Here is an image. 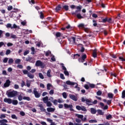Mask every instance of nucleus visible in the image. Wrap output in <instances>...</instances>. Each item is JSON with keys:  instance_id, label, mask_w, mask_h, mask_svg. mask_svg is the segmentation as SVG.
Instances as JSON below:
<instances>
[{"instance_id": "f257e3e1", "label": "nucleus", "mask_w": 125, "mask_h": 125, "mask_svg": "<svg viewBox=\"0 0 125 125\" xmlns=\"http://www.w3.org/2000/svg\"><path fill=\"white\" fill-rule=\"evenodd\" d=\"M6 94L9 98H13V97H16L18 95V92L15 90H8L6 91Z\"/></svg>"}, {"instance_id": "f03ea898", "label": "nucleus", "mask_w": 125, "mask_h": 125, "mask_svg": "<svg viewBox=\"0 0 125 125\" xmlns=\"http://www.w3.org/2000/svg\"><path fill=\"white\" fill-rule=\"evenodd\" d=\"M22 73L24 75H27V77H28L29 79H34V78H35V75L30 73L27 70H23Z\"/></svg>"}, {"instance_id": "7ed1b4c3", "label": "nucleus", "mask_w": 125, "mask_h": 125, "mask_svg": "<svg viewBox=\"0 0 125 125\" xmlns=\"http://www.w3.org/2000/svg\"><path fill=\"white\" fill-rule=\"evenodd\" d=\"M76 108L77 110L78 111H83V112H87V110L86 109V108H85V106H80V105H77L76 106Z\"/></svg>"}, {"instance_id": "20e7f679", "label": "nucleus", "mask_w": 125, "mask_h": 125, "mask_svg": "<svg viewBox=\"0 0 125 125\" xmlns=\"http://www.w3.org/2000/svg\"><path fill=\"white\" fill-rule=\"evenodd\" d=\"M35 65L36 67H41V68H44V63L42 61L38 60L36 62Z\"/></svg>"}, {"instance_id": "39448f33", "label": "nucleus", "mask_w": 125, "mask_h": 125, "mask_svg": "<svg viewBox=\"0 0 125 125\" xmlns=\"http://www.w3.org/2000/svg\"><path fill=\"white\" fill-rule=\"evenodd\" d=\"M33 94H34L36 98H40L41 97V93L38 92L37 88H34Z\"/></svg>"}, {"instance_id": "423d86ee", "label": "nucleus", "mask_w": 125, "mask_h": 125, "mask_svg": "<svg viewBox=\"0 0 125 125\" xmlns=\"http://www.w3.org/2000/svg\"><path fill=\"white\" fill-rule=\"evenodd\" d=\"M83 8V6L80 5L79 6H77L76 7V10L75 12L72 13L73 15H76L78 12H80V11L82 10V9Z\"/></svg>"}, {"instance_id": "0eeeda50", "label": "nucleus", "mask_w": 125, "mask_h": 125, "mask_svg": "<svg viewBox=\"0 0 125 125\" xmlns=\"http://www.w3.org/2000/svg\"><path fill=\"white\" fill-rule=\"evenodd\" d=\"M66 83L68 85H75V84H77L75 86V88H77L79 87L78 86V83H76L75 82H72L70 81H67L66 82Z\"/></svg>"}, {"instance_id": "6e6552de", "label": "nucleus", "mask_w": 125, "mask_h": 125, "mask_svg": "<svg viewBox=\"0 0 125 125\" xmlns=\"http://www.w3.org/2000/svg\"><path fill=\"white\" fill-rule=\"evenodd\" d=\"M3 101L5 103H8V104H11L12 103V99L10 98H4Z\"/></svg>"}, {"instance_id": "1a4fd4ad", "label": "nucleus", "mask_w": 125, "mask_h": 125, "mask_svg": "<svg viewBox=\"0 0 125 125\" xmlns=\"http://www.w3.org/2000/svg\"><path fill=\"white\" fill-rule=\"evenodd\" d=\"M85 103L88 106L92 105V100L89 99H86Z\"/></svg>"}, {"instance_id": "9d476101", "label": "nucleus", "mask_w": 125, "mask_h": 125, "mask_svg": "<svg viewBox=\"0 0 125 125\" xmlns=\"http://www.w3.org/2000/svg\"><path fill=\"white\" fill-rule=\"evenodd\" d=\"M11 82H10V80L9 79H8L6 81V82L4 83L3 86L4 87H8L9 85H10V83Z\"/></svg>"}, {"instance_id": "9b49d317", "label": "nucleus", "mask_w": 125, "mask_h": 125, "mask_svg": "<svg viewBox=\"0 0 125 125\" xmlns=\"http://www.w3.org/2000/svg\"><path fill=\"white\" fill-rule=\"evenodd\" d=\"M69 98L72 99V100H73V101H78V98L74 95L70 94Z\"/></svg>"}, {"instance_id": "f8f14e48", "label": "nucleus", "mask_w": 125, "mask_h": 125, "mask_svg": "<svg viewBox=\"0 0 125 125\" xmlns=\"http://www.w3.org/2000/svg\"><path fill=\"white\" fill-rule=\"evenodd\" d=\"M64 107L65 109H68L69 108H73V105L68 104H64Z\"/></svg>"}, {"instance_id": "ddd939ff", "label": "nucleus", "mask_w": 125, "mask_h": 125, "mask_svg": "<svg viewBox=\"0 0 125 125\" xmlns=\"http://www.w3.org/2000/svg\"><path fill=\"white\" fill-rule=\"evenodd\" d=\"M93 57H94V58H96V57H97V50L96 49H95L93 50Z\"/></svg>"}, {"instance_id": "4468645a", "label": "nucleus", "mask_w": 125, "mask_h": 125, "mask_svg": "<svg viewBox=\"0 0 125 125\" xmlns=\"http://www.w3.org/2000/svg\"><path fill=\"white\" fill-rule=\"evenodd\" d=\"M61 5L59 4L55 8L56 12H58L60 10H61Z\"/></svg>"}, {"instance_id": "2eb2a0df", "label": "nucleus", "mask_w": 125, "mask_h": 125, "mask_svg": "<svg viewBox=\"0 0 125 125\" xmlns=\"http://www.w3.org/2000/svg\"><path fill=\"white\" fill-rule=\"evenodd\" d=\"M39 107H40V110L42 112H45V111H46V110L44 108L42 104H39Z\"/></svg>"}, {"instance_id": "dca6fc26", "label": "nucleus", "mask_w": 125, "mask_h": 125, "mask_svg": "<svg viewBox=\"0 0 125 125\" xmlns=\"http://www.w3.org/2000/svg\"><path fill=\"white\" fill-rule=\"evenodd\" d=\"M90 111H91V114H96V112H97V110H96V109H95L94 108H91Z\"/></svg>"}, {"instance_id": "f3484780", "label": "nucleus", "mask_w": 125, "mask_h": 125, "mask_svg": "<svg viewBox=\"0 0 125 125\" xmlns=\"http://www.w3.org/2000/svg\"><path fill=\"white\" fill-rule=\"evenodd\" d=\"M47 111L48 112H54L55 111V108L52 107H48L47 108Z\"/></svg>"}, {"instance_id": "a211bd4d", "label": "nucleus", "mask_w": 125, "mask_h": 125, "mask_svg": "<svg viewBox=\"0 0 125 125\" xmlns=\"http://www.w3.org/2000/svg\"><path fill=\"white\" fill-rule=\"evenodd\" d=\"M12 104L13 105H17L18 104V101L17 100H12Z\"/></svg>"}, {"instance_id": "6ab92c4d", "label": "nucleus", "mask_w": 125, "mask_h": 125, "mask_svg": "<svg viewBox=\"0 0 125 125\" xmlns=\"http://www.w3.org/2000/svg\"><path fill=\"white\" fill-rule=\"evenodd\" d=\"M97 112H98V114H99V115H101V116H103V115H104V112L101 109H98Z\"/></svg>"}, {"instance_id": "aec40b11", "label": "nucleus", "mask_w": 125, "mask_h": 125, "mask_svg": "<svg viewBox=\"0 0 125 125\" xmlns=\"http://www.w3.org/2000/svg\"><path fill=\"white\" fill-rule=\"evenodd\" d=\"M76 116L78 117L79 119H81L82 121H83V115L81 114H76Z\"/></svg>"}, {"instance_id": "412c9836", "label": "nucleus", "mask_w": 125, "mask_h": 125, "mask_svg": "<svg viewBox=\"0 0 125 125\" xmlns=\"http://www.w3.org/2000/svg\"><path fill=\"white\" fill-rule=\"evenodd\" d=\"M43 101L44 103H47L48 102V97L47 96H46L43 98Z\"/></svg>"}, {"instance_id": "4be33fe9", "label": "nucleus", "mask_w": 125, "mask_h": 125, "mask_svg": "<svg viewBox=\"0 0 125 125\" xmlns=\"http://www.w3.org/2000/svg\"><path fill=\"white\" fill-rule=\"evenodd\" d=\"M76 16L78 19H83V17L80 13L78 14Z\"/></svg>"}, {"instance_id": "5701e85b", "label": "nucleus", "mask_w": 125, "mask_h": 125, "mask_svg": "<svg viewBox=\"0 0 125 125\" xmlns=\"http://www.w3.org/2000/svg\"><path fill=\"white\" fill-rule=\"evenodd\" d=\"M55 36L56 38H60V37L62 36V34H61V33L59 32H56Z\"/></svg>"}, {"instance_id": "b1692460", "label": "nucleus", "mask_w": 125, "mask_h": 125, "mask_svg": "<svg viewBox=\"0 0 125 125\" xmlns=\"http://www.w3.org/2000/svg\"><path fill=\"white\" fill-rule=\"evenodd\" d=\"M18 100L19 101H22L23 100V96L21 95H19L18 97Z\"/></svg>"}, {"instance_id": "393cba45", "label": "nucleus", "mask_w": 125, "mask_h": 125, "mask_svg": "<svg viewBox=\"0 0 125 125\" xmlns=\"http://www.w3.org/2000/svg\"><path fill=\"white\" fill-rule=\"evenodd\" d=\"M39 77L40 78V79H42V80H43L44 79V77L43 76V75H42V73H39Z\"/></svg>"}, {"instance_id": "a878e982", "label": "nucleus", "mask_w": 125, "mask_h": 125, "mask_svg": "<svg viewBox=\"0 0 125 125\" xmlns=\"http://www.w3.org/2000/svg\"><path fill=\"white\" fill-rule=\"evenodd\" d=\"M108 97L109 98H110V99H112L113 97H114V94H113L112 93H109L108 94Z\"/></svg>"}, {"instance_id": "bb28decb", "label": "nucleus", "mask_w": 125, "mask_h": 125, "mask_svg": "<svg viewBox=\"0 0 125 125\" xmlns=\"http://www.w3.org/2000/svg\"><path fill=\"white\" fill-rule=\"evenodd\" d=\"M61 65L62 66V70H63L64 71H67V68L65 67V66H64V63H61Z\"/></svg>"}, {"instance_id": "cd10ccee", "label": "nucleus", "mask_w": 125, "mask_h": 125, "mask_svg": "<svg viewBox=\"0 0 125 125\" xmlns=\"http://www.w3.org/2000/svg\"><path fill=\"white\" fill-rule=\"evenodd\" d=\"M40 18L41 19H43V18H44V15H43V13H42V12H40Z\"/></svg>"}, {"instance_id": "c85d7f7f", "label": "nucleus", "mask_w": 125, "mask_h": 125, "mask_svg": "<svg viewBox=\"0 0 125 125\" xmlns=\"http://www.w3.org/2000/svg\"><path fill=\"white\" fill-rule=\"evenodd\" d=\"M23 100H27V101H30L31 100V98L29 97H23Z\"/></svg>"}, {"instance_id": "c756f323", "label": "nucleus", "mask_w": 125, "mask_h": 125, "mask_svg": "<svg viewBox=\"0 0 125 125\" xmlns=\"http://www.w3.org/2000/svg\"><path fill=\"white\" fill-rule=\"evenodd\" d=\"M80 56H81L80 54H74L73 59H77V58H78V57H80Z\"/></svg>"}, {"instance_id": "7c9ffc66", "label": "nucleus", "mask_w": 125, "mask_h": 125, "mask_svg": "<svg viewBox=\"0 0 125 125\" xmlns=\"http://www.w3.org/2000/svg\"><path fill=\"white\" fill-rule=\"evenodd\" d=\"M112 118L113 117H112V115L111 114H109L108 115L106 116V120H111V119H112Z\"/></svg>"}, {"instance_id": "2f4dec72", "label": "nucleus", "mask_w": 125, "mask_h": 125, "mask_svg": "<svg viewBox=\"0 0 125 125\" xmlns=\"http://www.w3.org/2000/svg\"><path fill=\"white\" fill-rule=\"evenodd\" d=\"M46 106L47 107H51V106H52V104H51V103L49 101H48L47 103H46Z\"/></svg>"}, {"instance_id": "473e14b6", "label": "nucleus", "mask_w": 125, "mask_h": 125, "mask_svg": "<svg viewBox=\"0 0 125 125\" xmlns=\"http://www.w3.org/2000/svg\"><path fill=\"white\" fill-rule=\"evenodd\" d=\"M26 86L27 87H30L31 86V82H29V80H26Z\"/></svg>"}, {"instance_id": "72a5a7b5", "label": "nucleus", "mask_w": 125, "mask_h": 125, "mask_svg": "<svg viewBox=\"0 0 125 125\" xmlns=\"http://www.w3.org/2000/svg\"><path fill=\"white\" fill-rule=\"evenodd\" d=\"M63 8H64L66 11H68L69 10V6L64 5L63 6Z\"/></svg>"}, {"instance_id": "f704fd0d", "label": "nucleus", "mask_w": 125, "mask_h": 125, "mask_svg": "<svg viewBox=\"0 0 125 125\" xmlns=\"http://www.w3.org/2000/svg\"><path fill=\"white\" fill-rule=\"evenodd\" d=\"M78 28H84V24L83 23H80L78 25Z\"/></svg>"}, {"instance_id": "c9c22d12", "label": "nucleus", "mask_w": 125, "mask_h": 125, "mask_svg": "<svg viewBox=\"0 0 125 125\" xmlns=\"http://www.w3.org/2000/svg\"><path fill=\"white\" fill-rule=\"evenodd\" d=\"M50 73H51V70H48L47 72V77H49V78H50V77H51V75H50Z\"/></svg>"}, {"instance_id": "e433bc0d", "label": "nucleus", "mask_w": 125, "mask_h": 125, "mask_svg": "<svg viewBox=\"0 0 125 125\" xmlns=\"http://www.w3.org/2000/svg\"><path fill=\"white\" fill-rule=\"evenodd\" d=\"M31 54H32V55H34V54H35V47H32L31 48Z\"/></svg>"}, {"instance_id": "4c0bfd02", "label": "nucleus", "mask_w": 125, "mask_h": 125, "mask_svg": "<svg viewBox=\"0 0 125 125\" xmlns=\"http://www.w3.org/2000/svg\"><path fill=\"white\" fill-rule=\"evenodd\" d=\"M122 98H125V90H124L122 93Z\"/></svg>"}, {"instance_id": "58836bf2", "label": "nucleus", "mask_w": 125, "mask_h": 125, "mask_svg": "<svg viewBox=\"0 0 125 125\" xmlns=\"http://www.w3.org/2000/svg\"><path fill=\"white\" fill-rule=\"evenodd\" d=\"M15 62L16 64H20V62H21V60H20V59H17Z\"/></svg>"}, {"instance_id": "ea45409f", "label": "nucleus", "mask_w": 125, "mask_h": 125, "mask_svg": "<svg viewBox=\"0 0 125 125\" xmlns=\"http://www.w3.org/2000/svg\"><path fill=\"white\" fill-rule=\"evenodd\" d=\"M6 28H12V25L11 24V23H7L6 24Z\"/></svg>"}, {"instance_id": "a19ab883", "label": "nucleus", "mask_w": 125, "mask_h": 125, "mask_svg": "<svg viewBox=\"0 0 125 125\" xmlns=\"http://www.w3.org/2000/svg\"><path fill=\"white\" fill-rule=\"evenodd\" d=\"M89 86L91 88H94V87H95V84H92V83H90V84H89Z\"/></svg>"}, {"instance_id": "79ce46f5", "label": "nucleus", "mask_w": 125, "mask_h": 125, "mask_svg": "<svg viewBox=\"0 0 125 125\" xmlns=\"http://www.w3.org/2000/svg\"><path fill=\"white\" fill-rule=\"evenodd\" d=\"M90 124H93L94 123H97V121L95 120H90L89 121Z\"/></svg>"}, {"instance_id": "37998d69", "label": "nucleus", "mask_w": 125, "mask_h": 125, "mask_svg": "<svg viewBox=\"0 0 125 125\" xmlns=\"http://www.w3.org/2000/svg\"><path fill=\"white\" fill-rule=\"evenodd\" d=\"M86 58H87L86 54H84L82 56V60H85V59H86Z\"/></svg>"}, {"instance_id": "c03bdc74", "label": "nucleus", "mask_w": 125, "mask_h": 125, "mask_svg": "<svg viewBox=\"0 0 125 125\" xmlns=\"http://www.w3.org/2000/svg\"><path fill=\"white\" fill-rule=\"evenodd\" d=\"M14 62V60H13V59H10L8 61L9 64H12Z\"/></svg>"}, {"instance_id": "a18cd8bd", "label": "nucleus", "mask_w": 125, "mask_h": 125, "mask_svg": "<svg viewBox=\"0 0 125 125\" xmlns=\"http://www.w3.org/2000/svg\"><path fill=\"white\" fill-rule=\"evenodd\" d=\"M51 86V84L50 83H48L47 84V90H50V87Z\"/></svg>"}, {"instance_id": "49530a36", "label": "nucleus", "mask_w": 125, "mask_h": 125, "mask_svg": "<svg viewBox=\"0 0 125 125\" xmlns=\"http://www.w3.org/2000/svg\"><path fill=\"white\" fill-rule=\"evenodd\" d=\"M66 29H70V30H73V27L71 26L70 24H68L65 27Z\"/></svg>"}, {"instance_id": "de8ad7c7", "label": "nucleus", "mask_w": 125, "mask_h": 125, "mask_svg": "<svg viewBox=\"0 0 125 125\" xmlns=\"http://www.w3.org/2000/svg\"><path fill=\"white\" fill-rule=\"evenodd\" d=\"M11 53V51H10V49H7L6 51V55H9V54H10Z\"/></svg>"}, {"instance_id": "09e8293b", "label": "nucleus", "mask_w": 125, "mask_h": 125, "mask_svg": "<svg viewBox=\"0 0 125 125\" xmlns=\"http://www.w3.org/2000/svg\"><path fill=\"white\" fill-rule=\"evenodd\" d=\"M12 119H14L15 120H17L18 118L16 117V115L15 114H12L11 115Z\"/></svg>"}, {"instance_id": "8fccbe9b", "label": "nucleus", "mask_w": 125, "mask_h": 125, "mask_svg": "<svg viewBox=\"0 0 125 125\" xmlns=\"http://www.w3.org/2000/svg\"><path fill=\"white\" fill-rule=\"evenodd\" d=\"M107 22L108 23H112V18H107Z\"/></svg>"}, {"instance_id": "3c124183", "label": "nucleus", "mask_w": 125, "mask_h": 125, "mask_svg": "<svg viewBox=\"0 0 125 125\" xmlns=\"http://www.w3.org/2000/svg\"><path fill=\"white\" fill-rule=\"evenodd\" d=\"M93 25L94 26V27H96V26H97V22H96V21L95 20H93Z\"/></svg>"}, {"instance_id": "603ef678", "label": "nucleus", "mask_w": 125, "mask_h": 125, "mask_svg": "<svg viewBox=\"0 0 125 125\" xmlns=\"http://www.w3.org/2000/svg\"><path fill=\"white\" fill-rule=\"evenodd\" d=\"M119 59H120V60H121V61H122V62L125 61V59H124V57L123 56L119 57Z\"/></svg>"}, {"instance_id": "864d4df0", "label": "nucleus", "mask_w": 125, "mask_h": 125, "mask_svg": "<svg viewBox=\"0 0 125 125\" xmlns=\"http://www.w3.org/2000/svg\"><path fill=\"white\" fill-rule=\"evenodd\" d=\"M52 102L53 103V104H54L55 105H57V102H58V101H57V100H53V101H52Z\"/></svg>"}, {"instance_id": "5fc2aeb1", "label": "nucleus", "mask_w": 125, "mask_h": 125, "mask_svg": "<svg viewBox=\"0 0 125 125\" xmlns=\"http://www.w3.org/2000/svg\"><path fill=\"white\" fill-rule=\"evenodd\" d=\"M62 96L63 98L66 99V98H67V93H66V92L62 93Z\"/></svg>"}, {"instance_id": "6e6d98bb", "label": "nucleus", "mask_w": 125, "mask_h": 125, "mask_svg": "<svg viewBox=\"0 0 125 125\" xmlns=\"http://www.w3.org/2000/svg\"><path fill=\"white\" fill-rule=\"evenodd\" d=\"M60 78L62 80H65V77H64V74L61 73L60 74Z\"/></svg>"}, {"instance_id": "4d7b16f0", "label": "nucleus", "mask_w": 125, "mask_h": 125, "mask_svg": "<svg viewBox=\"0 0 125 125\" xmlns=\"http://www.w3.org/2000/svg\"><path fill=\"white\" fill-rule=\"evenodd\" d=\"M13 9V7H12V6H9L7 7V10H8V11H10V10H12Z\"/></svg>"}, {"instance_id": "13d9d810", "label": "nucleus", "mask_w": 125, "mask_h": 125, "mask_svg": "<svg viewBox=\"0 0 125 125\" xmlns=\"http://www.w3.org/2000/svg\"><path fill=\"white\" fill-rule=\"evenodd\" d=\"M30 51L29 50H26L23 53V55L26 56L27 54H29Z\"/></svg>"}, {"instance_id": "bf43d9fd", "label": "nucleus", "mask_w": 125, "mask_h": 125, "mask_svg": "<svg viewBox=\"0 0 125 125\" xmlns=\"http://www.w3.org/2000/svg\"><path fill=\"white\" fill-rule=\"evenodd\" d=\"M49 94H50V95H53V94H54V90L51 89L49 91Z\"/></svg>"}, {"instance_id": "052dcab7", "label": "nucleus", "mask_w": 125, "mask_h": 125, "mask_svg": "<svg viewBox=\"0 0 125 125\" xmlns=\"http://www.w3.org/2000/svg\"><path fill=\"white\" fill-rule=\"evenodd\" d=\"M102 94V91L99 90L97 92V95H98L99 96H100Z\"/></svg>"}, {"instance_id": "680f3d73", "label": "nucleus", "mask_w": 125, "mask_h": 125, "mask_svg": "<svg viewBox=\"0 0 125 125\" xmlns=\"http://www.w3.org/2000/svg\"><path fill=\"white\" fill-rule=\"evenodd\" d=\"M25 81H21V86L22 87H24V86H25Z\"/></svg>"}, {"instance_id": "e2e57ef3", "label": "nucleus", "mask_w": 125, "mask_h": 125, "mask_svg": "<svg viewBox=\"0 0 125 125\" xmlns=\"http://www.w3.org/2000/svg\"><path fill=\"white\" fill-rule=\"evenodd\" d=\"M7 61H8V58H5L3 60V63H7Z\"/></svg>"}, {"instance_id": "0e129e2a", "label": "nucleus", "mask_w": 125, "mask_h": 125, "mask_svg": "<svg viewBox=\"0 0 125 125\" xmlns=\"http://www.w3.org/2000/svg\"><path fill=\"white\" fill-rule=\"evenodd\" d=\"M32 58L31 57H27V58H26L25 59V61H31L32 60Z\"/></svg>"}, {"instance_id": "69168bd1", "label": "nucleus", "mask_w": 125, "mask_h": 125, "mask_svg": "<svg viewBox=\"0 0 125 125\" xmlns=\"http://www.w3.org/2000/svg\"><path fill=\"white\" fill-rule=\"evenodd\" d=\"M14 88L15 89H19V85H18L17 84H15L14 85Z\"/></svg>"}, {"instance_id": "338daca9", "label": "nucleus", "mask_w": 125, "mask_h": 125, "mask_svg": "<svg viewBox=\"0 0 125 125\" xmlns=\"http://www.w3.org/2000/svg\"><path fill=\"white\" fill-rule=\"evenodd\" d=\"M47 122H48L49 123H50V124H52V123H53V120L50 119V118H47Z\"/></svg>"}, {"instance_id": "774afa93", "label": "nucleus", "mask_w": 125, "mask_h": 125, "mask_svg": "<svg viewBox=\"0 0 125 125\" xmlns=\"http://www.w3.org/2000/svg\"><path fill=\"white\" fill-rule=\"evenodd\" d=\"M64 75H65V76H69V72H68V71H67V70H65L64 71Z\"/></svg>"}]
</instances>
